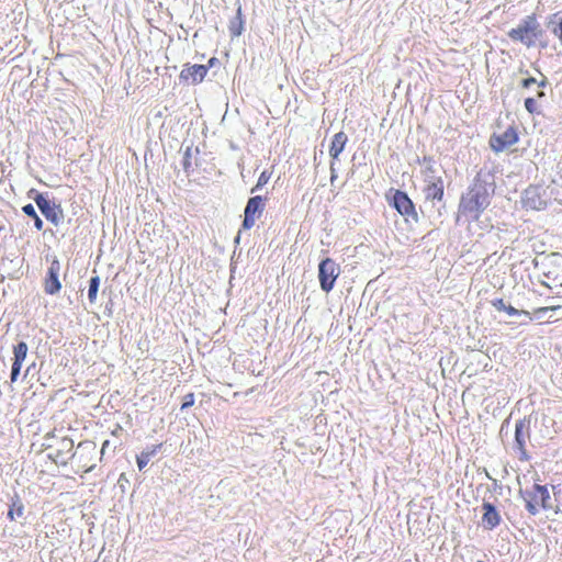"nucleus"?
I'll use <instances>...</instances> for the list:
<instances>
[{
	"label": "nucleus",
	"instance_id": "f257e3e1",
	"mask_svg": "<svg viewBox=\"0 0 562 562\" xmlns=\"http://www.w3.org/2000/svg\"><path fill=\"white\" fill-rule=\"evenodd\" d=\"M495 186L490 177L479 175L473 184L462 195L459 212L471 220H477L490 205Z\"/></svg>",
	"mask_w": 562,
	"mask_h": 562
},
{
	"label": "nucleus",
	"instance_id": "f03ea898",
	"mask_svg": "<svg viewBox=\"0 0 562 562\" xmlns=\"http://www.w3.org/2000/svg\"><path fill=\"white\" fill-rule=\"evenodd\" d=\"M555 190L554 182L550 184L530 186L524 191L521 202L530 210H542L552 200Z\"/></svg>",
	"mask_w": 562,
	"mask_h": 562
},
{
	"label": "nucleus",
	"instance_id": "7ed1b4c3",
	"mask_svg": "<svg viewBox=\"0 0 562 562\" xmlns=\"http://www.w3.org/2000/svg\"><path fill=\"white\" fill-rule=\"evenodd\" d=\"M541 35L540 24L535 15H528L521 20L517 27L512 29L508 36L521 42L527 47L535 45L537 38Z\"/></svg>",
	"mask_w": 562,
	"mask_h": 562
},
{
	"label": "nucleus",
	"instance_id": "20e7f679",
	"mask_svg": "<svg viewBox=\"0 0 562 562\" xmlns=\"http://www.w3.org/2000/svg\"><path fill=\"white\" fill-rule=\"evenodd\" d=\"M524 499L526 502V508L531 515H536L539 508H551L550 493L546 486L533 485L530 491L524 492Z\"/></svg>",
	"mask_w": 562,
	"mask_h": 562
},
{
	"label": "nucleus",
	"instance_id": "39448f33",
	"mask_svg": "<svg viewBox=\"0 0 562 562\" xmlns=\"http://www.w3.org/2000/svg\"><path fill=\"white\" fill-rule=\"evenodd\" d=\"M339 273L340 268L333 259H324L318 266V279L322 290L326 293L331 291Z\"/></svg>",
	"mask_w": 562,
	"mask_h": 562
},
{
	"label": "nucleus",
	"instance_id": "423d86ee",
	"mask_svg": "<svg viewBox=\"0 0 562 562\" xmlns=\"http://www.w3.org/2000/svg\"><path fill=\"white\" fill-rule=\"evenodd\" d=\"M263 209L265 203L261 196L257 195L250 198L245 207L243 227L245 229H250L255 225L257 218L262 214Z\"/></svg>",
	"mask_w": 562,
	"mask_h": 562
},
{
	"label": "nucleus",
	"instance_id": "0eeeda50",
	"mask_svg": "<svg viewBox=\"0 0 562 562\" xmlns=\"http://www.w3.org/2000/svg\"><path fill=\"white\" fill-rule=\"evenodd\" d=\"M35 202L41 210L42 214L52 222L55 226H58L64 218L63 210L60 206L50 203L49 200L38 194L35 198Z\"/></svg>",
	"mask_w": 562,
	"mask_h": 562
},
{
	"label": "nucleus",
	"instance_id": "6e6552de",
	"mask_svg": "<svg viewBox=\"0 0 562 562\" xmlns=\"http://www.w3.org/2000/svg\"><path fill=\"white\" fill-rule=\"evenodd\" d=\"M391 204L396 209V211L406 217L408 221L409 217L413 220H417V213L415 211L414 204L406 193L402 191H395L391 199Z\"/></svg>",
	"mask_w": 562,
	"mask_h": 562
},
{
	"label": "nucleus",
	"instance_id": "1a4fd4ad",
	"mask_svg": "<svg viewBox=\"0 0 562 562\" xmlns=\"http://www.w3.org/2000/svg\"><path fill=\"white\" fill-rule=\"evenodd\" d=\"M518 140V135L513 127L507 128L499 135H494L491 138V147L495 151H503L512 145L516 144Z\"/></svg>",
	"mask_w": 562,
	"mask_h": 562
},
{
	"label": "nucleus",
	"instance_id": "9d476101",
	"mask_svg": "<svg viewBox=\"0 0 562 562\" xmlns=\"http://www.w3.org/2000/svg\"><path fill=\"white\" fill-rule=\"evenodd\" d=\"M60 262L54 259L48 268L47 277L45 279V292L47 294H56L61 289L59 281Z\"/></svg>",
	"mask_w": 562,
	"mask_h": 562
},
{
	"label": "nucleus",
	"instance_id": "9b49d317",
	"mask_svg": "<svg viewBox=\"0 0 562 562\" xmlns=\"http://www.w3.org/2000/svg\"><path fill=\"white\" fill-rule=\"evenodd\" d=\"M27 351H29V347H27L26 342H24V341H20L13 348V363H12L11 376H10V380L12 383H14L20 375V371H21L23 362L26 359Z\"/></svg>",
	"mask_w": 562,
	"mask_h": 562
},
{
	"label": "nucleus",
	"instance_id": "f8f14e48",
	"mask_svg": "<svg viewBox=\"0 0 562 562\" xmlns=\"http://www.w3.org/2000/svg\"><path fill=\"white\" fill-rule=\"evenodd\" d=\"M209 68L204 65L186 66L181 72L180 78L189 83H200L206 76Z\"/></svg>",
	"mask_w": 562,
	"mask_h": 562
},
{
	"label": "nucleus",
	"instance_id": "ddd939ff",
	"mask_svg": "<svg viewBox=\"0 0 562 562\" xmlns=\"http://www.w3.org/2000/svg\"><path fill=\"white\" fill-rule=\"evenodd\" d=\"M425 181L427 183L425 188L426 199L440 201L443 196V182L441 177L427 175Z\"/></svg>",
	"mask_w": 562,
	"mask_h": 562
},
{
	"label": "nucleus",
	"instance_id": "4468645a",
	"mask_svg": "<svg viewBox=\"0 0 562 562\" xmlns=\"http://www.w3.org/2000/svg\"><path fill=\"white\" fill-rule=\"evenodd\" d=\"M347 140L348 137L344 132H339L334 135L329 147V156L331 157L333 160L338 159L339 155L345 149Z\"/></svg>",
	"mask_w": 562,
	"mask_h": 562
},
{
	"label": "nucleus",
	"instance_id": "2eb2a0df",
	"mask_svg": "<svg viewBox=\"0 0 562 562\" xmlns=\"http://www.w3.org/2000/svg\"><path fill=\"white\" fill-rule=\"evenodd\" d=\"M484 515H483V524L492 529L499 524V515L496 512L495 507L490 503L483 504Z\"/></svg>",
	"mask_w": 562,
	"mask_h": 562
},
{
	"label": "nucleus",
	"instance_id": "dca6fc26",
	"mask_svg": "<svg viewBox=\"0 0 562 562\" xmlns=\"http://www.w3.org/2000/svg\"><path fill=\"white\" fill-rule=\"evenodd\" d=\"M74 441L70 438L64 437L58 443L56 458L61 462L66 461V457H74Z\"/></svg>",
	"mask_w": 562,
	"mask_h": 562
},
{
	"label": "nucleus",
	"instance_id": "f3484780",
	"mask_svg": "<svg viewBox=\"0 0 562 562\" xmlns=\"http://www.w3.org/2000/svg\"><path fill=\"white\" fill-rule=\"evenodd\" d=\"M160 448V445L154 446L151 449L142 451L139 456H137V467L142 471L150 461L151 457H154L158 449Z\"/></svg>",
	"mask_w": 562,
	"mask_h": 562
},
{
	"label": "nucleus",
	"instance_id": "a211bd4d",
	"mask_svg": "<svg viewBox=\"0 0 562 562\" xmlns=\"http://www.w3.org/2000/svg\"><path fill=\"white\" fill-rule=\"evenodd\" d=\"M527 437V427L522 420L518 422L515 427V438L519 450L524 449Z\"/></svg>",
	"mask_w": 562,
	"mask_h": 562
},
{
	"label": "nucleus",
	"instance_id": "6ab92c4d",
	"mask_svg": "<svg viewBox=\"0 0 562 562\" xmlns=\"http://www.w3.org/2000/svg\"><path fill=\"white\" fill-rule=\"evenodd\" d=\"M100 285V278L98 276L92 277L89 281L88 299L90 303H94Z\"/></svg>",
	"mask_w": 562,
	"mask_h": 562
},
{
	"label": "nucleus",
	"instance_id": "aec40b11",
	"mask_svg": "<svg viewBox=\"0 0 562 562\" xmlns=\"http://www.w3.org/2000/svg\"><path fill=\"white\" fill-rule=\"evenodd\" d=\"M22 211L30 217L34 218V225L36 229L43 228V221L36 214L35 207L32 204H26L22 207Z\"/></svg>",
	"mask_w": 562,
	"mask_h": 562
},
{
	"label": "nucleus",
	"instance_id": "412c9836",
	"mask_svg": "<svg viewBox=\"0 0 562 562\" xmlns=\"http://www.w3.org/2000/svg\"><path fill=\"white\" fill-rule=\"evenodd\" d=\"M240 13H241V10H240V8H238V10H237L238 16L236 18L235 21H232L231 26H229V31L233 36H239L243 32V21L240 19Z\"/></svg>",
	"mask_w": 562,
	"mask_h": 562
},
{
	"label": "nucleus",
	"instance_id": "4be33fe9",
	"mask_svg": "<svg viewBox=\"0 0 562 562\" xmlns=\"http://www.w3.org/2000/svg\"><path fill=\"white\" fill-rule=\"evenodd\" d=\"M23 505L20 502H14L12 507L10 508L8 516L11 520H14L16 517L20 518L23 516Z\"/></svg>",
	"mask_w": 562,
	"mask_h": 562
},
{
	"label": "nucleus",
	"instance_id": "5701e85b",
	"mask_svg": "<svg viewBox=\"0 0 562 562\" xmlns=\"http://www.w3.org/2000/svg\"><path fill=\"white\" fill-rule=\"evenodd\" d=\"M543 277L546 278L544 280H542V284H544L548 288H551V283H554L557 284V281H558V277L554 276L553 271L549 270V271H543Z\"/></svg>",
	"mask_w": 562,
	"mask_h": 562
},
{
	"label": "nucleus",
	"instance_id": "b1692460",
	"mask_svg": "<svg viewBox=\"0 0 562 562\" xmlns=\"http://www.w3.org/2000/svg\"><path fill=\"white\" fill-rule=\"evenodd\" d=\"M269 179H270V173H268L267 171H262L258 178L256 187L251 189V193H254L260 187L267 184Z\"/></svg>",
	"mask_w": 562,
	"mask_h": 562
},
{
	"label": "nucleus",
	"instance_id": "393cba45",
	"mask_svg": "<svg viewBox=\"0 0 562 562\" xmlns=\"http://www.w3.org/2000/svg\"><path fill=\"white\" fill-rule=\"evenodd\" d=\"M505 312H506L509 316L525 315V316H527L529 319H531L529 312H527V311H519V310H517V308L513 307L512 305H507V307H506Z\"/></svg>",
	"mask_w": 562,
	"mask_h": 562
},
{
	"label": "nucleus",
	"instance_id": "a878e982",
	"mask_svg": "<svg viewBox=\"0 0 562 562\" xmlns=\"http://www.w3.org/2000/svg\"><path fill=\"white\" fill-rule=\"evenodd\" d=\"M193 404H194V395L192 393H189L184 396V401L182 403L181 409L191 407Z\"/></svg>",
	"mask_w": 562,
	"mask_h": 562
},
{
	"label": "nucleus",
	"instance_id": "bb28decb",
	"mask_svg": "<svg viewBox=\"0 0 562 562\" xmlns=\"http://www.w3.org/2000/svg\"><path fill=\"white\" fill-rule=\"evenodd\" d=\"M536 100L532 98H528L525 100V108L529 113H533L536 111Z\"/></svg>",
	"mask_w": 562,
	"mask_h": 562
},
{
	"label": "nucleus",
	"instance_id": "cd10ccee",
	"mask_svg": "<svg viewBox=\"0 0 562 562\" xmlns=\"http://www.w3.org/2000/svg\"><path fill=\"white\" fill-rule=\"evenodd\" d=\"M552 33L558 37L562 45V18L560 19L558 25L552 30Z\"/></svg>",
	"mask_w": 562,
	"mask_h": 562
},
{
	"label": "nucleus",
	"instance_id": "c85d7f7f",
	"mask_svg": "<svg viewBox=\"0 0 562 562\" xmlns=\"http://www.w3.org/2000/svg\"><path fill=\"white\" fill-rule=\"evenodd\" d=\"M559 308H561V306H559V305H558V306H546V307H539V308H537V310L535 311V314H536V315H541V314H546V313H547V312H549V311H557V310H559Z\"/></svg>",
	"mask_w": 562,
	"mask_h": 562
},
{
	"label": "nucleus",
	"instance_id": "c756f323",
	"mask_svg": "<svg viewBox=\"0 0 562 562\" xmlns=\"http://www.w3.org/2000/svg\"><path fill=\"white\" fill-rule=\"evenodd\" d=\"M494 307L498 311H504L506 310L507 305L505 304V302L503 300H497L493 303Z\"/></svg>",
	"mask_w": 562,
	"mask_h": 562
},
{
	"label": "nucleus",
	"instance_id": "7c9ffc66",
	"mask_svg": "<svg viewBox=\"0 0 562 562\" xmlns=\"http://www.w3.org/2000/svg\"><path fill=\"white\" fill-rule=\"evenodd\" d=\"M536 82H537V80L535 78L530 77V78L522 80V86L525 88H529L530 86L535 85Z\"/></svg>",
	"mask_w": 562,
	"mask_h": 562
},
{
	"label": "nucleus",
	"instance_id": "2f4dec72",
	"mask_svg": "<svg viewBox=\"0 0 562 562\" xmlns=\"http://www.w3.org/2000/svg\"><path fill=\"white\" fill-rule=\"evenodd\" d=\"M337 178V172L335 169V160L330 164V181L334 182V180Z\"/></svg>",
	"mask_w": 562,
	"mask_h": 562
},
{
	"label": "nucleus",
	"instance_id": "473e14b6",
	"mask_svg": "<svg viewBox=\"0 0 562 562\" xmlns=\"http://www.w3.org/2000/svg\"><path fill=\"white\" fill-rule=\"evenodd\" d=\"M552 261H553L552 259H548V262L547 263L542 262V266L546 267V266H548V263H552Z\"/></svg>",
	"mask_w": 562,
	"mask_h": 562
},
{
	"label": "nucleus",
	"instance_id": "72a5a7b5",
	"mask_svg": "<svg viewBox=\"0 0 562 562\" xmlns=\"http://www.w3.org/2000/svg\"><path fill=\"white\" fill-rule=\"evenodd\" d=\"M105 445H108V441H104V445L103 447H105ZM104 451V448H102V452Z\"/></svg>",
	"mask_w": 562,
	"mask_h": 562
}]
</instances>
